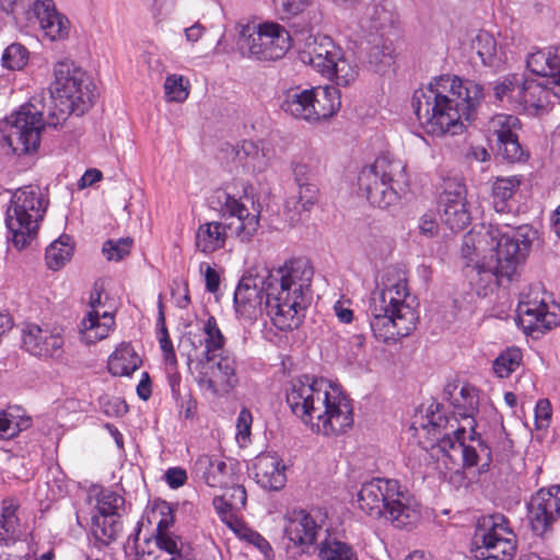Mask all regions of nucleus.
Here are the masks:
<instances>
[{"mask_svg":"<svg viewBox=\"0 0 560 560\" xmlns=\"http://www.w3.org/2000/svg\"><path fill=\"white\" fill-rule=\"evenodd\" d=\"M94 85L88 74L70 59L54 66V81L49 88L48 104L34 96L10 118V128L3 137L16 155L32 153L40 142L45 124L57 127L70 114L83 115L93 104Z\"/></svg>","mask_w":560,"mask_h":560,"instance_id":"1","label":"nucleus"},{"mask_svg":"<svg viewBox=\"0 0 560 560\" xmlns=\"http://www.w3.org/2000/svg\"><path fill=\"white\" fill-rule=\"evenodd\" d=\"M314 270L305 258H291L262 273L250 268L234 292L235 311L242 315H298L306 312L313 300Z\"/></svg>","mask_w":560,"mask_h":560,"instance_id":"2","label":"nucleus"},{"mask_svg":"<svg viewBox=\"0 0 560 560\" xmlns=\"http://www.w3.org/2000/svg\"><path fill=\"white\" fill-rule=\"evenodd\" d=\"M483 98L480 84L441 75L415 91L411 106L422 129L431 136H455L464 131Z\"/></svg>","mask_w":560,"mask_h":560,"instance_id":"3","label":"nucleus"},{"mask_svg":"<svg viewBox=\"0 0 560 560\" xmlns=\"http://www.w3.org/2000/svg\"><path fill=\"white\" fill-rule=\"evenodd\" d=\"M532 229L528 225L505 228L490 225L487 232H468L460 246L466 266L475 264L478 275L489 282H500L501 278L511 280L518 266L525 260L530 245Z\"/></svg>","mask_w":560,"mask_h":560,"instance_id":"4","label":"nucleus"},{"mask_svg":"<svg viewBox=\"0 0 560 560\" xmlns=\"http://www.w3.org/2000/svg\"><path fill=\"white\" fill-rule=\"evenodd\" d=\"M287 404L313 431L324 435L339 434L353 423L350 399L329 394L323 378L308 375L293 378L287 389Z\"/></svg>","mask_w":560,"mask_h":560,"instance_id":"5","label":"nucleus"},{"mask_svg":"<svg viewBox=\"0 0 560 560\" xmlns=\"http://www.w3.org/2000/svg\"><path fill=\"white\" fill-rule=\"evenodd\" d=\"M359 508L372 517H385L397 528H409L420 517L418 503L395 479L373 478L361 486Z\"/></svg>","mask_w":560,"mask_h":560,"instance_id":"6","label":"nucleus"},{"mask_svg":"<svg viewBox=\"0 0 560 560\" xmlns=\"http://www.w3.org/2000/svg\"><path fill=\"white\" fill-rule=\"evenodd\" d=\"M223 215L233 218L234 221L229 224L212 221L200 224L196 231L195 245L203 254H211L225 246L228 230L244 243L249 242L259 229L260 210L253 208L249 211L246 202L248 197L235 198L230 194L222 191L218 196Z\"/></svg>","mask_w":560,"mask_h":560,"instance_id":"7","label":"nucleus"},{"mask_svg":"<svg viewBox=\"0 0 560 560\" xmlns=\"http://www.w3.org/2000/svg\"><path fill=\"white\" fill-rule=\"evenodd\" d=\"M49 198L37 185L16 189L5 211L7 240L18 250L28 247L38 235L45 218Z\"/></svg>","mask_w":560,"mask_h":560,"instance_id":"8","label":"nucleus"},{"mask_svg":"<svg viewBox=\"0 0 560 560\" xmlns=\"http://www.w3.org/2000/svg\"><path fill=\"white\" fill-rule=\"evenodd\" d=\"M405 164L389 155H381L361 168L358 175L359 190L374 207L386 209L399 199L396 185L406 183Z\"/></svg>","mask_w":560,"mask_h":560,"instance_id":"9","label":"nucleus"},{"mask_svg":"<svg viewBox=\"0 0 560 560\" xmlns=\"http://www.w3.org/2000/svg\"><path fill=\"white\" fill-rule=\"evenodd\" d=\"M340 93L335 86H292L280 96V108L288 115L317 122L335 115L340 108Z\"/></svg>","mask_w":560,"mask_h":560,"instance_id":"10","label":"nucleus"},{"mask_svg":"<svg viewBox=\"0 0 560 560\" xmlns=\"http://www.w3.org/2000/svg\"><path fill=\"white\" fill-rule=\"evenodd\" d=\"M422 430L431 436V447H438L447 457L452 458V451L458 452L463 458V466L468 468L476 466L480 454L465 443V434L468 425H459L457 417H447L441 411L440 404H432L427 411V422H421Z\"/></svg>","mask_w":560,"mask_h":560,"instance_id":"11","label":"nucleus"},{"mask_svg":"<svg viewBox=\"0 0 560 560\" xmlns=\"http://www.w3.org/2000/svg\"><path fill=\"white\" fill-rule=\"evenodd\" d=\"M416 298L408 292L402 266L389 265L381 275V289L371 299L372 315H409L416 312Z\"/></svg>","mask_w":560,"mask_h":560,"instance_id":"12","label":"nucleus"},{"mask_svg":"<svg viewBox=\"0 0 560 560\" xmlns=\"http://www.w3.org/2000/svg\"><path fill=\"white\" fill-rule=\"evenodd\" d=\"M502 514L482 517L472 538L471 553L476 559L511 560L516 552V536L506 526Z\"/></svg>","mask_w":560,"mask_h":560,"instance_id":"13","label":"nucleus"},{"mask_svg":"<svg viewBox=\"0 0 560 560\" xmlns=\"http://www.w3.org/2000/svg\"><path fill=\"white\" fill-rule=\"evenodd\" d=\"M291 47L289 32L280 24L265 22L258 26H247L241 32L238 48L243 55L259 60H278Z\"/></svg>","mask_w":560,"mask_h":560,"instance_id":"14","label":"nucleus"},{"mask_svg":"<svg viewBox=\"0 0 560 560\" xmlns=\"http://www.w3.org/2000/svg\"><path fill=\"white\" fill-rule=\"evenodd\" d=\"M160 513L162 517L155 535L137 547L138 560H192L189 553L184 552L182 539L168 532L174 523L171 506L162 505Z\"/></svg>","mask_w":560,"mask_h":560,"instance_id":"15","label":"nucleus"},{"mask_svg":"<svg viewBox=\"0 0 560 560\" xmlns=\"http://www.w3.org/2000/svg\"><path fill=\"white\" fill-rule=\"evenodd\" d=\"M527 518L535 535L544 537L551 534L560 520V486L536 491L527 504Z\"/></svg>","mask_w":560,"mask_h":560,"instance_id":"16","label":"nucleus"},{"mask_svg":"<svg viewBox=\"0 0 560 560\" xmlns=\"http://www.w3.org/2000/svg\"><path fill=\"white\" fill-rule=\"evenodd\" d=\"M520 128V119L508 114L494 115L487 124L489 140L497 142L498 154L511 163L521 161L525 155L516 133Z\"/></svg>","mask_w":560,"mask_h":560,"instance_id":"17","label":"nucleus"},{"mask_svg":"<svg viewBox=\"0 0 560 560\" xmlns=\"http://www.w3.org/2000/svg\"><path fill=\"white\" fill-rule=\"evenodd\" d=\"M342 48L327 35H311L299 52L300 60L312 66L322 75L330 71V67L341 57Z\"/></svg>","mask_w":560,"mask_h":560,"instance_id":"18","label":"nucleus"},{"mask_svg":"<svg viewBox=\"0 0 560 560\" xmlns=\"http://www.w3.org/2000/svg\"><path fill=\"white\" fill-rule=\"evenodd\" d=\"M28 7L27 20L37 22L47 38L62 40L68 37L70 22L66 15L56 10L52 0H33Z\"/></svg>","mask_w":560,"mask_h":560,"instance_id":"19","label":"nucleus"},{"mask_svg":"<svg viewBox=\"0 0 560 560\" xmlns=\"http://www.w3.org/2000/svg\"><path fill=\"white\" fill-rule=\"evenodd\" d=\"M22 343L25 350L33 355L58 358L62 351L63 339L58 332L26 322L22 327Z\"/></svg>","mask_w":560,"mask_h":560,"instance_id":"20","label":"nucleus"},{"mask_svg":"<svg viewBox=\"0 0 560 560\" xmlns=\"http://www.w3.org/2000/svg\"><path fill=\"white\" fill-rule=\"evenodd\" d=\"M441 202L443 211L441 219L452 231L464 230L470 222V212L467 209L465 188L457 185L454 191L445 190Z\"/></svg>","mask_w":560,"mask_h":560,"instance_id":"21","label":"nucleus"},{"mask_svg":"<svg viewBox=\"0 0 560 560\" xmlns=\"http://www.w3.org/2000/svg\"><path fill=\"white\" fill-rule=\"evenodd\" d=\"M256 482L267 490H280L287 482L285 466L276 454H260L254 464Z\"/></svg>","mask_w":560,"mask_h":560,"instance_id":"22","label":"nucleus"},{"mask_svg":"<svg viewBox=\"0 0 560 560\" xmlns=\"http://www.w3.org/2000/svg\"><path fill=\"white\" fill-rule=\"evenodd\" d=\"M322 532V526L317 525L313 517L303 510L289 520L284 528L290 542L301 548V552H307Z\"/></svg>","mask_w":560,"mask_h":560,"instance_id":"23","label":"nucleus"},{"mask_svg":"<svg viewBox=\"0 0 560 560\" xmlns=\"http://www.w3.org/2000/svg\"><path fill=\"white\" fill-rule=\"evenodd\" d=\"M560 304L540 284L530 285L520 294L516 315H559Z\"/></svg>","mask_w":560,"mask_h":560,"instance_id":"24","label":"nucleus"},{"mask_svg":"<svg viewBox=\"0 0 560 560\" xmlns=\"http://www.w3.org/2000/svg\"><path fill=\"white\" fill-rule=\"evenodd\" d=\"M526 65L533 73L551 79L556 85L553 94L560 97V47H549L530 54Z\"/></svg>","mask_w":560,"mask_h":560,"instance_id":"25","label":"nucleus"},{"mask_svg":"<svg viewBox=\"0 0 560 560\" xmlns=\"http://www.w3.org/2000/svg\"><path fill=\"white\" fill-rule=\"evenodd\" d=\"M418 318L372 317L370 326L376 339L388 343L408 336L416 328Z\"/></svg>","mask_w":560,"mask_h":560,"instance_id":"26","label":"nucleus"},{"mask_svg":"<svg viewBox=\"0 0 560 560\" xmlns=\"http://www.w3.org/2000/svg\"><path fill=\"white\" fill-rule=\"evenodd\" d=\"M194 471L209 487H228L232 477V469L224 460L206 454L197 458L194 465Z\"/></svg>","mask_w":560,"mask_h":560,"instance_id":"27","label":"nucleus"},{"mask_svg":"<svg viewBox=\"0 0 560 560\" xmlns=\"http://www.w3.org/2000/svg\"><path fill=\"white\" fill-rule=\"evenodd\" d=\"M235 159L250 173H262L269 167V156L257 142L244 140L235 147Z\"/></svg>","mask_w":560,"mask_h":560,"instance_id":"28","label":"nucleus"},{"mask_svg":"<svg viewBox=\"0 0 560 560\" xmlns=\"http://www.w3.org/2000/svg\"><path fill=\"white\" fill-rule=\"evenodd\" d=\"M142 361L129 343H121L108 358L107 368L114 376H129Z\"/></svg>","mask_w":560,"mask_h":560,"instance_id":"29","label":"nucleus"},{"mask_svg":"<svg viewBox=\"0 0 560 560\" xmlns=\"http://www.w3.org/2000/svg\"><path fill=\"white\" fill-rule=\"evenodd\" d=\"M471 48L485 66L499 68L505 61L502 48L498 47L493 35L486 31H481L476 35L471 42Z\"/></svg>","mask_w":560,"mask_h":560,"instance_id":"30","label":"nucleus"},{"mask_svg":"<svg viewBox=\"0 0 560 560\" xmlns=\"http://www.w3.org/2000/svg\"><path fill=\"white\" fill-rule=\"evenodd\" d=\"M19 503L13 498H7L2 501L0 515V544L10 545L20 537V523L16 516Z\"/></svg>","mask_w":560,"mask_h":560,"instance_id":"31","label":"nucleus"},{"mask_svg":"<svg viewBox=\"0 0 560 560\" xmlns=\"http://www.w3.org/2000/svg\"><path fill=\"white\" fill-rule=\"evenodd\" d=\"M459 396L460 399L455 398L454 401H452V405L454 406L453 417L458 415L460 419L465 421V424L468 425L470 433L476 434V421L474 419V413L476 412L478 406L476 389L469 385H464L460 388ZM470 439L474 440V436L470 435Z\"/></svg>","mask_w":560,"mask_h":560,"instance_id":"32","label":"nucleus"},{"mask_svg":"<svg viewBox=\"0 0 560 560\" xmlns=\"http://www.w3.org/2000/svg\"><path fill=\"white\" fill-rule=\"evenodd\" d=\"M115 317H83L79 325L81 340L88 345L106 338L114 329Z\"/></svg>","mask_w":560,"mask_h":560,"instance_id":"33","label":"nucleus"},{"mask_svg":"<svg viewBox=\"0 0 560 560\" xmlns=\"http://www.w3.org/2000/svg\"><path fill=\"white\" fill-rule=\"evenodd\" d=\"M299 196L285 201L287 210L292 212L290 217L292 222L300 221L302 212H308L318 199V188L315 184L299 185Z\"/></svg>","mask_w":560,"mask_h":560,"instance_id":"34","label":"nucleus"},{"mask_svg":"<svg viewBox=\"0 0 560 560\" xmlns=\"http://www.w3.org/2000/svg\"><path fill=\"white\" fill-rule=\"evenodd\" d=\"M318 560H358L353 548L325 532V538L318 546Z\"/></svg>","mask_w":560,"mask_h":560,"instance_id":"35","label":"nucleus"},{"mask_svg":"<svg viewBox=\"0 0 560 560\" xmlns=\"http://www.w3.org/2000/svg\"><path fill=\"white\" fill-rule=\"evenodd\" d=\"M122 529L120 515H95L92 518V533L104 545L116 540Z\"/></svg>","mask_w":560,"mask_h":560,"instance_id":"36","label":"nucleus"},{"mask_svg":"<svg viewBox=\"0 0 560 560\" xmlns=\"http://www.w3.org/2000/svg\"><path fill=\"white\" fill-rule=\"evenodd\" d=\"M368 62L375 68V71H382L393 62L392 42L381 35H373L369 42Z\"/></svg>","mask_w":560,"mask_h":560,"instance_id":"37","label":"nucleus"},{"mask_svg":"<svg viewBox=\"0 0 560 560\" xmlns=\"http://www.w3.org/2000/svg\"><path fill=\"white\" fill-rule=\"evenodd\" d=\"M72 255L73 246L70 244V237L62 235L46 248V265L50 270H59L71 259Z\"/></svg>","mask_w":560,"mask_h":560,"instance_id":"38","label":"nucleus"},{"mask_svg":"<svg viewBox=\"0 0 560 560\" xmlns=\"http://www.w3.org/2000/svg\"><path fill=\"white\" fill-rule=\"evenodd\" d=\"M521 180L516 176L499 177L492 185L493 207L497 212L508 211V201L520 187Z\"/></svg>","mask_w":560,"mask_h":560,"instance_id":"39","label":"nucleus"},{"mask_svg":"<svg viewBox=\"0 0 560 560\" xmlns=\"http://www.w3.org/2000/svg\"><path fill=\"white\" fill-rule=\"evenodd\" d=\"M330 71L326 72L325 78L332 80L337 85L348 86L352 84L359 75V67L351 61L342 51L341 57L330 67Z\"/></svg>","mask_w":560,"mask_h":560,"instance_id":"40","label":"nucleus"},{"mask_svg":"<svg viewBox=\"0 0 560 560\" xmlns=\"http://www.w3.org/2000/svg\"><path fill=\"white\" fill-rule=\"evenodd\" d=\"M514 320L516 326L533 339H539L546 332L560 326V319L557 317H552V319H548V317H514Z\"/></svg>","mask_w":560,"mask_h":560,"instance_id":"41","label":"nucleus"},{"mask_svg":"<svg viewBox=\"0 0 560 560\" xmlns=\"http://www.w3.org/2000/svg\"><path fill=\"white\" fill-rule=\"evenodd\" d=\"M522 357L518 348L506 349L493 361L494 373L501 378L509 377L520 366Z\"/></svg>","mask_w":560,"mask_h":560,"instance_id":"42","label":"nucleus"},{"mask_svg":"<svg viewBox=\"0 0 560 560\" xmlns=\"http://www.w3.org/2000/svg\"><path fill=\"white\" fill-rule=\"evenodd\" d=\"M301 324L302 317H269L264 322L262 332L267 339L272 340V337L291 331Z\"/></svg>","mask_w":560,"mask_h":560,"instance_id":"43","label":"nucleus"},{"mask_svg":"<svg viewBox=\"0 0 560 560\" xmlns=\"http://www.w3.org/2000/svg\"><path fill=\"white\" fill-rule=\"evenodd\" d=\"M214 377L222 384V393H229L236 386L238 380L235 374L234 360L225 357L215 363Z\"/></svg>","mask_w":560,"mask_h":560,"instance_id":"44","label":"nucleus"},{"mask_svg":"<svg viewBox=\"0 0 560 560\" xmlns=\"http://www.w3.org/2000/svg\"><path fill=\"white\" fill-rule=\"evenodd\" d=\"M2 65L9 70H21L28 61V51L21 44H11L2 55Z\"/></svg>","mask_w":560,"mask_h":560,"instance_id":"45","label":"nucleus"},{"mask_svg":"<svg viewBox=\"0 0 560 560\" xmlns=\"http://www.w3.org/2000/svg\"><path fill=\"white\" fill-rule=\"evenodd\" d=\"M164 91L168 101L182 103L189 94L188 82L184 83L183 75L171 74L165 79Z\"/></svg>","mask_w":560,"mask_h":560,"instance_id":"46","label":"nucleus"},{"mask_svg":"<svg viewBox=\"0 0 560 560\" xmlns=\"http://www.w3.org/2000/svg\"><path fill=\"white\" fill-rule=\"evenodd\" d=\"M549 92L536 80H526L525 105L540 108L548 101Z\"/></svg>","mask_w":560,"mask_h":560,"instance_id":"47","label":"nucleus"},{"mask_svg":"<svg viewBox=\"0 0 560 560\" xmlns=\"http://www.w3.org/2000/svg\"><path fill=\"white\" fill-rule=\"evenodd\" d=\"M132 246L130 237L119 238L118 241H106L103 245L102 252L108 260H120L129 255Z\"/></svg>","mask_w":560,"mask_h":560,"instance_id":"48","label":"nucleus"},{"mask_svg":"<svg viewBox=\"0 0 560 560\" xmlns=\"http://www.w3.org/2000/svg\"><path fill=\"white\" fill-rule=\"evenodd\" d=\"M125 504V499L113 491H104L97 503L100 515H119L118 511Z\"/></svg>","mask_w":560,"mask_h":560,"instance_id":"49","label":"nucleus"},{"mask_svg":"<svg viewBox=\"0 0 560 560\" xmlns=\"http://www.w3.org/2000/svg\"><path fill=\"white\" fill-rule=\"evenodd\" d=\"M205 330L207 334L206 339V349H207V360L212 361L213 357H210V352L219 350L223 347L224 338L221 334L220 329L217 326L215 318L209 317Z\"/></svg>","mask_w":560,"mask_h":560,"instance_id":"50","label":"nucleus"},{"mask_svg":"<svg viewBox=\"0 0 560 560\" xmlns=\"http://www.w3.org/2000/svg\"><path fill=\"white\" fill-rule=\"evenodd\" d=\"M165 318L166 317H158L156 329H158V335H159V342H160V347L164 353L165 361L167 363H175L176 355H175L172 340L170 338V335H168V331L166 328Z\"/></svg>","mask_w":560,"mask_h":560,"instance_id":"51","label":"nucleus"},{"mask_svg":"<svg viewBox=\"0 0 560 560\" xmlns=\"http://www.w3.org/2000/svg\"><path fill=\"white\" fill-rule=\"evenodd\" d=\"M100 408L108 417H122L128 412V406L119 397H101Z\"/></svg>","mask_w":560,"mask_h":560,"instance_id":"52","label":"nucleus"},{"mask_svg":"<svg viewBox=\"0 0 560 560\" xmlns=\"http://www.w3.org/2000/svg\"><path fill=\"white\" fill-rule=\"evenodd\" d=\"M104 291V281L101 279L96 280L93 284L89 299V306L91 307V311H89L86 315H101L97 308L104 305L102 300ZM102 315H114V313L110 311H104Z\"/></svg>","mask_w":560,"mask_h":560,"instance_id":"53","label":"nucleus"},{"mask_svg":"<svg viewBox=\"0 0 560 560\" xmlns=\"http://www.w3.org/2000/svg\"><path fill=\"white\" fill-rule=\"evenodd\" d=\"M253 422V416L250 411L246 408H243L236 420V440L238 443L245 444L250 435V427Z\"/></svg>","mask_w":560,"mask_h":560,"instance_id":"54","label":"nucleus"},{"mask_svg":"<svg viewBox=\"0 0 560 560\" xmlns=\"http://www.w3.org/2000/svg\"><path fill=\"white\" fill-rule=\"evenodd\" d=\"M221 497L224 498L228 502H230V506L236 509L237 511L242 510L246 505L247 493L244 486L235 485L224 492Z\"/></svg>","mask_w":560,"mask_h":560,"instance_id":"55","label":"nucleus"},{"mask_svg":"<svg viewBox=\"0 0 560 560\" xmlns=\"http://www.w3.org/2000/svg\"><path fill=\"white\" fill-rule=\"evenodd\" d=\"M551 405L548 399H539L535 407V424L537 430L548 428L551 419Z\"/></svg>","mask_w":560,"mask_h":560,"instance_id":"56","label":"nucleus"},{"mask_svg":"<svg viewBox=\"0 0 560 560\" xmlns=\"http://www.w3.org/2000/svg\"><path fill=\"white\" fill-rule=\"evenodd\" d=\"M21 431L14 417L7 411L0 412V439H11Z\"/></svg>","mask_w":560,"mask_h":560,"instance_id":"57","label":"nucleus"},{"mask_svg":"<svg viewBox=\"0 0 560 560\" xmlns=\"http://www.w3.org/2000/svg\"><path fill=\"white\" fill-rule=\"evenodd\" d=\"M212 503L221 521L232 527L233 522L236 520L235 512H237V510L230 506V502L224 500L221 495L215 497Z\"/></svg>","mask_w":560,"mask_h":560,"instance_id":"58","label":"nucleus"},{"mask_svg":"<svg viewBox=\"0 0 560 560\" xmlns=\"http://www.w3.org/2000/svg\"><path fill=\"white\" fill-rule=\"evenodd\" d=\"M525 89H526V80H522L516 75L513 77L510 97L509 101L512 104H516L521 107H526L525 105Z\"/></svg>","mask_w":560,"mask_h":560,"instance_id":"59","label":"nucleus"},{"mask_svg":"<svg viewBox=\"0 0 560 560\" xmlns=\"http://www.w3.org/2000/svg\"><path fill=\"white\" fill-rule=\"evenodd\" d=\"M166 482L171 488H178L187 480V474L183 468L173 467L165 472Z\"/></svg>","mask_w":560,"mask_h":560,"instance_id":"60","label":"nucleus"},{"mask_svg":"<svg viewBox=\"0 0 560 560\" xmlns=\"http://www.w3.org/2000/svg\"><path fill=\"white\" fill-rule=\"evenodd\" d=\"M419 229L420 233L428 237H433L436 235L439 226L434 215L430 213L423 214L420 219Z\"/></svg>","mask_w":560,"mask_h":560,"instance_id":"61","label":"nucleus"},{"mask_svg":"<svg viewBox=\"0 0 560 560\" xmlns=\"http://www.w3.org/2000/svg\"><path fill=\"white\" fill-rule=\"evenodd\" d=\"M172 301L179 308H185L189 303L188 289L185 284H177L172 289Z\"/></svg>","mask_w":560,"mask_h":560,"instance_id":"62","label":"nucleus"},{"mask_svg":"<svg viewBox=\"0 0 560 560\" xmlns=\"http://www.w3.org/2000/svg\"><path fill=\"white\" fill-rule=\"evenodd\" d=\"M198 384L200 388L210 392L213 396L224 394L222 393V384L218 380L208 377L207 375H201L198 380Z\"/></svg>","mask_w":560,"mask_h":560,"instance_id":"63","label":"nucleus"},{"mask_svg":"<svg viewBox=\"0 0 560 560\" xmlns=\"http://www.w3.org/2000/svg\"><path fill=\"white\" fill-rule=\"evenodd\" d=\"M293 175L298 186L311 183V170L308 165L304 163L293 164Z\"/></svg>","mask_w":560,"mask_h":560,"instance_id":"64","label":"nucleus"}]
</instances>
